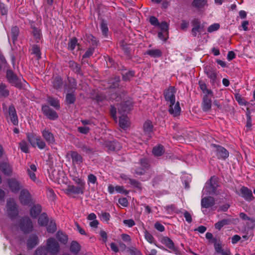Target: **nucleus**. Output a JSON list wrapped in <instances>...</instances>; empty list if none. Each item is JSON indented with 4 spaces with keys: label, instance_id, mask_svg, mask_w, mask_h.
I'll use <instances>...</instances> for the list:
<instances>
[{
    "label": "nucleus",
    "instance_id": "5fc2aeb1",
    "mask_svg": "<svg viewBox=\"0 0 255 255\" xmlns=\"http://www.w3.org/2000/svg\"><path fill=\"white\" fill-rule=\"evenodd\" d=\"M134 74L133 71H129L123 74V79L125 81L130 80L134 76Z\"/></svg>",
    "mask_w": 255,
    "mask_h": 255
},
{
    "label": "nucleus",
    "instance_id": "4c0bfd02",
    "mask_svg": "<svg viewBox=\"0 0 255 255\" xmlns=\"http://www.w3.org/2000/svg\"><path fill=\"white\" fill-rule=\"evenodd\" d=\"M48 222V218L46 213H43L38 218V224L41 226H45L47 225Z\"/></svg>",
    "mask_w": 255,
    "mask_h": 255
},
{
    "label": "nucleus",
    "instance_id": "69168bd1",
    "mask_svg": "<svg viewBox=\"0 0 255 255\" xmlns=\"http://www.w3.org/2000/svg\"><path fill=\"white\" fill-rule=\"evenodd\" d=\"M97 177L94 174H90L88 175V178H87V181H88V184L92 183L93 184H95V183H97Z\"/></svg>",
    "mask_w": 255,
    "mask_h": 255
},
{
    "label": "nucleus",
    "instance_id": "473e14b6",
    "mask_svg": "<svg viewBox=\"0 0 255 255\" xmlns=\"http://www.w3.org/2000/svg\"><path fill=\"white\" fill-rule=\"evenodd\" d=\"M31 28H32V34L36 42H38L41 38V32L40 29L37 28L32 23L31 24Z\"/></svg>",
    "mask_w": 255,
    "mask_h": 255
},
{
    "label": "nucleus",
    "instance_id": "2eb2a0df",
    "mask_svg": "<svg viewBox=\"0 0 255 255\" xmlns=\"http://www.w3.org/2000/svg\"><path fill=\"white\" fill-rule=\"evenodd\" d=\"M42 111L44 115L50 120H54L58 117L57 113L48 106H42Z\"/></svg>",
    "mask_w": 255,
    "mask_h": 255
},
{
    "label": "nucleus",
    "instance_id": "412c9836",
    "mask_svg": "<svg viewBox=\"0 0 255 255\" xmlns=\"http://www.w3.org/2000/svg\"><path fill=\"white\" fill-rule=\"evenodd\" d=\"M212 106L211 99L209 96L204 95L202 102V109L204 112H207L210 111Z\"/></svg>",
    "mask_w": 255,
    "mask_h": 255
},
{
    "label": "nucleus",
    "instance_id": "bb28decb",
    "mask_svg": "<svg viewBox=\"0 0 255 255\" xmlns=\"http://www.w3.org/2000/svg\"><path fill=\"white\" fill-rule=\"evenodd\" d=\"M0 169L4 174L7 176L11 175L12 167L9 163L6 162L1 163L0 165Z\"/></svg>",
    "mask_w": 255,
    "mask_h": 255
},
{
    "label": "nucleus",
    "instance_id": "13d9d810",
    "mask_svg": "<svg viewBox=\"0 0 255 255\" xmlns=\"http://www.w3.org/2000/svg\"><path fill=\"white\" fill-rule=\"evenodd\" d=\"M140 164L142 168L145 170L148 169L150 167V164L148 160L146 158H141L140 160Z\"/></svg>",
    "mask_w": 255,
    "mask_h": 255
},
{
    "label": "nucleus",
    "instance_id": "0e129e2a",
    "mask_svg": "<svg viewBox=\"0 0 255 255\" xmlns=\"http://www.w3.org/2000/svg\"><path fill=\"white\" fill-rule=\"evenodd\" d=\"M220 28V25L218 23H214L210 25L207 29L208 32L211 33L215 31H217Z\"/></svg>",
    "mask_w": 255,
    "mask_h": 255
},
{
    "label": "nucleus",
    "instance_id": "4d7b16f0",
    "mask_svg": "<svg viewBox=\"0 0 255 255\" xmlns=\"http://www.w3.org/2000/svg\"><path fill=\"white\" fill-rule=\"evenodd\" d=\"M78 41L76 38H73L68 43V49L70 50H73L77 45Z\"/></svg>",
    "mask_w": 255,
    "mask_h": 255
},
{
    "label": "nucleus",
    "instance_id": "7c9ffc66",
    "mask_svg": "<svg viewBox=\"0 0 255 255\" xmlns=\"http://www.w3.org/2000/svg\"><path fill=\"white\" fill-rule=\"evenodd\" d=\"M106 146L111 151H116L119 150L121 148L120 143L116 141H109L106 142Z\"/></svg>",
    "mask_w": 255,
    "mask_h": 255
},
{
    "label": "nucleus",
    "instance_id": "ddd939ff",
    "mask_svg": "<svg viewBox=\"0 0 255 255\" xmlns=\"http://www.w3.org/2000/svg\"><path fill=\"white\" fill-rule=\"evenodd\" d=\"M239 195L247 201H251L253 200L254 197L251 190L248 187L243 186L239 190Z\"/></svg>",
    "mask_w": 255,
    "mask_h": 255
},
{
    "label": "nucleus",
    "instance_id": "de8ad7c7",
    "mask_svg": "<svg viewBox=\"0 0 255 255\" xmlns=\"http://www.w3.org/2000/svg\"><path fill=\"white\" fill-rule=\"evenodd\" d=\"M209 182L210 187L211 188L212 191L214 192L218 186L217 178L215 176H213L211 177Z\"/></svg>",
    "mask_w": 255,
    "mask_h": 255
},
{
    "label": "nucleus",
    "instance_id": "c03bdc74",
    "mask_svg": "<svg viewBox=\"0 0 255 255\" xmlns=\"http://www.w3.org/2000/svg\"><path fill=\"white\" fill-rule=\"evenodd\" d=\"M144 236L145 240L150 244H153L155 245L156 240L153 236L147 230L144 232Z\"/></svg>",
    "mask_w": 255,
    "mask_h": 255
},
{
    "label": "nucleus",
    "instance_id": "774afa93",
    "mask_svg": "<svg viewBox=\"0 0 255 255\" xmlns=\"http://www.w3.org/2000/svg\"><path fill=\"white\" fill-rule=\"evenodd\" d=\"M115 190L120 193H123L125 195H127L128 193V192L124 189V187L123 186L117 185L115 187Z\"/></svg>",
    "mask_w": 255,
    "mask_h": 255
},
{
    "label": "nucleus",
    "instance_id": "aec40b11",
    "mask_svg": "<svg viewBox=\"0 0 255 255\" xmlns=\"http://www.w3.org/2000/svg\"><path fill=\"white\" fill-rule=\"evenodd\" d=\"M42 137L49 144H52L55 142L53 134L48 129H44L41 131Z\"/></svg>",
    "mask_w": 255,
    "mask_h": 255
},
{
    "label": "nucleus",
    "instance_id": "4468645a",
    "mask_svg": "<svg viewBox=\"0 0 255 255\" xmlns=\"http://www.w3.org/2000/svg\"><path fill=\"white\" fill-rule=\"evenodd\" d=\"M70 156L72 160V163L73 165H80L83 162L84 159L83 157L77 151H70L67 153V156Z\"/></svg>",
    "mask_w": 255,
    "mask_h": 255
},
{
    "label": "nucleus",
    "instance_id": "6e6552de",
    "mask_svg": "<svg viewBox=\"0 0 255 255\" xmlns=\"http://www.w3.org/2000/svg\"><path fill=\"white\" fill-rule=\"evenodd\" d=\"M6 78L8 82L12 86L20 87L21 86L20 80L16 74L11 70L6 71Z\"/></svg>",
    "mask_w": 255,
    "mask_h": 255
},
{
    "label": "nucleus",
    "instance_id": "4be33fe9",
    "mask_svg": "<svg viewBox=\"0 0 255 255\" xmlns=\"http://www.w3.org/2000/svg\"><path fill=\"white\" fill-rule=\"evenodd\" d=\"M143 129L144 134L147 135V139L151 137V133L153 132V125L150 121H146L143 124Z\"/></svg>",
    "mask_w": 255,
    "mask_h": 255
},
{
    "label": "nucleus",
    "instance_id": "8fccbe9b",
    "mask_svg": "<svg viewBox=\"0 0 255 255\" xmlns=\"http://www.w3.org/2000/svg\"><path fill=\"white\" fill-rule=\"evenodd\" d=\"M99 216L102 221L107 223L109 222L111 218L110 213L105 212H102L100 214H99Z\"/></svg>",
    "mask_w": 255,
    "mask_h": 255
},
{
    "label": "nucleus",
    "instance_id": "338daca9",
    "mask_svg": "<svg viewBox=\"0 0 255 255\" xmlns=\"http://www.w3.org/2000/svg\"><path fill=\"white\" fill-rule=\"evenodd\" d=\"M94 52V48L93 47H90L89 48L86 52L84 53V54L83 55V58H86L88 57H90L91 55H93Z\"/></svg>",
    "mask_w": 255,
    "mask_h": 255
},
{
    "label": "nucleus",
    "instance_id": "6ab92c4d",
    "mask_svg": "<svg viewBox=\"0 0 255 255\" xmlns=\"http://www.w3.org/2000/svg\"><path fill=\"white\" fill-rule=\"evenodd\" d=\"M192 5L198 11H203L205 7L208 6L207 0H193Z\"/></svg>",
    "mask_w": 255,
    "mask_h": 255
},
{
    "label": "nucleus",
    "instance_id": "a211bd4d",
    "mask_svg": "<svg viewBox=\"0 0 255 255\" xmlns=\"http://www.w3.org/2000/svg\"><path fill=\"white\" fill-rule=\"evenodd\" d=\"M239 216L243 220L248 221L246 225L249 228L253 229L255 228V218L249 217L244 212L240 213Z\"/></svg>",
    "mask_w": 255,
    "mask_h": 255
},
{
    "label": "nucleus",
    "instance_id": "09e8293b",
    "mask_svg": "<svg viewBox=\"0 0 255 255\" xmlns=\"http://www.w3.org/2000/svg\"><path fill=\"white\" fill-rule=\"evenodd\" d=\"M100 28L102 31V32L103 34L105 36L107 37L108 36V33L109 31V28L108 27V25L107 22L104 20H102L100 24Z\"/></svg>",
    "mask_w": 255,
    "mask_h": 255
},
{
    "label": "nucleus",
    "instance_id": "b1692460",
    "mask_svg": "<svg viewBox=\"0 0 255 255\" xmlns=\"http://www.w3.org/2000/svg\"><path fill=\"white\" fill-rule=\"evenodd\" d=\"M8 113L11 122L14 125L18 124V118L15 108L13 105H10L8 108Z\"/></svg>",
    "mask_w": 255,
    "mask_h": 255
},
{
    "label": "nucleus",
    "instance_id": "1a4fd4ad",
    "mask_svg": "<svg viewBox=\"0 0 255 255\" xmlns=\"http://www.w3.org/2000/svg\"><path fill=\"white\" fill-rule=\"evenodd\" d=\"M133 108V103L131 100H128L122 103L118 107V112L120 114L128 113Z\"/></svg>",
    "mask_w": 255,
    "mask_h": 255
},
{
    "label": "nucleus",
    "instance_id": "c85d7f7f",
    "mask_svg": "<svg viewBox=\"0 0 255 255\" xmlns=\"http://www.w3.org/2000/svg\"><path fill=\"white\" fill-rule=\"evenodd\" d=\"M36 166L34 164H31L30 165V168H28L27 170V172L29 178L34 182H37V178L34 173V172L36 171Z\"/></svg>",
    "mask_w": 255,
    "mask_h": 255
},
{
    "label": "nucleus",
    "instance_id": "2f4dec72",
    "mask_svg": "<svg viewBox=\"0 0 255 255\" xmlns=\"http://www.w3.org/2000/svg\"><path fill=\"white\" fill-rule=\"evenodd\" d=\"M199 86L200 90L204 94V95L210 96L211 97L213 96V91L207 88L206 84L203 81L199 82Z\"/></svg>",
    "mask_w": 255,
    "mask_h": 255
},
{
    "label": "nucleus",
    "instance_id": "ea45409f",
    "mask_svg": "<svg viewBox=\"0 0 255 255\" xmlns=\"http://www.w3.org/2000/svg\"><path fill=\"white\" fill-rule=\"evenodd\" d=\"M48 102L49 104L56 110H59L60 108V104L59 101L54 98L49 97L48 98Z\"/></svg>",
    "mask_w": 255,
    "mask_h": 255
},
{
    "label": "nucleus",
    "instance_id": "a18cd8bd",
    "mask_svg": "<svg viewBox=\"0 0 255 255\" xmlns=\"http://www.w3.org/2000/svg\"><path fill=\"white\" fill-rule=\"evenodd\" d=\"M161 31L165 33L166 35H168L169 30V24L165 21H162L161 23H159V25H157Z\"/></svg>",
    "mask_w": 255,
    "mask_h": 255
},
{
    "label": "nucleus",
    "instance_id": "9b49d317",
    "mask_svg": "<svg viewBox=\"0 0 255 255\" xmlns=\"http://www.w3.org/2000/svg\"><path fill=\"white\" fill-rule=\"evenodd\" d=\"M7 184L11 192L17 193L22 188V185L18 180L14 178L7 180Z\"/></svg>",
    "mask_w": 255,
    "mask_h": 255
},
{
    "label": "nucleus",
    "instance_id": "e2e57ef3",
    "mask_svg": "<svg viewBox=\"0 0 255 255\" xmlns=\"http://www.w3.org/2000/svg\"><path fill=\"white\" fill-rule=\"evenodd\" d=\"M58 174V171H56L55 170H53L50 175L51 180L55 182H58L59 179Z\"/></svg>",
    "mask_w": 255,
    "mask_h": 255
},
{
    "label": "nucleus",
    "instance_id": "a878e982",
    "mask_svg": "<svg viewBox=\"0 0 255 255\" xmlns=\"http://www.w3.org/2000/svg\"><path fill=\"white\" fill-rule=\"evenodd\" d=\"M121 116L119 117V126L124 129H126L129 126V122L127 116L121 114Z\"/></svg>",
    "mask_w": 255,
    "mask_h": 255
},
{
    "label": "nucleus",
    "instance_id": "0eeeda50",
    "mask_svg": "<svg viewBox=\"0 0 255 255\" xmlns=\"http://www.w3.org/2000/svg\"><path fill=\"white\" fill-rule=\"evenodd\" d=\"M204 72L210 79L211 84L213 85L217 81V72L216 69L211 66H207L204 68Z\"/></svg>",
    "mask_w": 255,
    "mask_h": 255
},
{
    "label": "nucleus",
    "instance_id": "f03ea898",
    "mask_svg": "<svg viewBox=\"0 0 255 255\" xmlns=\"http://www.w3.org/2000/svg\"><path fill=\"white\" fill-rule=\"evenodd\" d=\"M27 137L28 141L33 147H35L37 146L39 149H43L46 146L45 142L39 135L32 133H28Z\"/></svg>",
    "mask_w": 255,
    "mask_h": 255
},
{
    "label": "nucleus",
    "instance_id": "f3484780",
    "mask_svg": "<svg viewBox=\"0 0 255 255\" xmlns=\"http://www.w3.org/2000/svg\"><path fill=\"white\" fill-rule=\"evenodd\" d=\"M215 204V201L213 197L211 196L205 197L201 199V205L202 208H208Z\"/></svg>",
    "mask_w": 255,
    "mask_h": 255
},
{
    "label": "nucleus",
    "instance_id": "052dcab7",
    "mask_svg": "<svg viewBox=\"0 0 255 255\" xmlns=\"http://www.w3.org/2000/svg\"><path fill=\"white\" fill-rule=\"evenodd\" d=\"M130 184L134 188L141 190V183L137 180L133 179H129Z\"/></svg>",
    "mask_w": 255,
    "mask_h": 255
},
{
    "label": "nucleus",
    "instance_id": "49530a36",
    "mask_svg": "<svg viewBox=\"0 0 255 255\" xmlns=\"http://www.w3.org/2000/svg\"><path fill=\"white\" fill-rule=\"evenodd\" d=\"M9 95V91L6 88L5 84L1 83L0 84V96L3 97H6Z\"/></svg>",
    "mask_w": 255,
    "mask_h": 255
},
{
    "label": "nucleus",
    "instance_id": "3c124183",
    "mask_svg": "<svg viewBox=\"0 0 255 255\" xmlns=\"http://www.w3.org/2000/svg\"><path fill=\"white\" fill-rule=\"evenodd\" d=\"M56 230V225L53 220H50L48 224L47 231L49 233H53Z\"/></svg>",
    "mask_w": 255,
    "mask_h": 255
},
{
    "label": "nucleus",
    "instance_id": "f8f14e48",
    "mask_svg": "<svg viewBox=\"0 0 255 255\" xmlns=\"http://www.w3.org/2000/svg\"><path fill=\"white\" fill-rule=\"evenodd\" d=\"M175 89L174 87H170L164 93V98L167 102L169 104H175Z\"/></svg>",
    "mask_w": 255,
    "mask_h": 255
},
{
    "label": "nucleus",
    "instance_id": "5701e85b",
    "mask_svg": "<svg viewBox=\"0 0 255 255\" xmlns=\"http://www.w3.org/2000/svg\"><path fill=\"white\" fill-rule=\"evenodd\" d=\"M168 111L169 113L174 117L179 116L181 112L179 103L177 102L176 104H173L170 103Z\"/></svg>",
    "mask_w": 255,
    "mask_h": 255
},
{
    "label": "nucleus",
    "instance_id": "20e7f679",
    "mask_svg": "<svg viewBox=\"0 0 255 255\" xmlns=\"http://www.w3.org/2000/svg\"><path fill=\"white\" fill-rule=\"evenodd\" d=\"M46 246L47 252L48 251L50 254L56 255L58 253L60 246L55 239L53 238H49L47 241Z\"/></svg>",
    "mask_w": 255,
    "mask_h": 255
},
{
    "label": "nucleus",
    "instance_id": "393cba45",
    "mask_svg": "<svg viewBox=\"0 0 255 255\" xmlns=\"http://www.w3.org/2000/svg\"><path fill=\"white\" fill-rule=\"evenodd\" d=\"M161 242L167 248L173 251H176V248L173 242L168 237H163L161 238Z\"/></svg>",
    "mask_w": 255,
    "mask_h": 255
},
{
    "label": "nucleus",
    "instance_id": "6e6d98bb",
    "mask_svg": "<svg viewBox=\"0 0 255 255\" xmlns=\"http://www.w3.org/2000/svg\"><path fill=\"white\" fill-rule=\"evenodd\" d=\"M19 32V30L17 26H15L11 28V35L13 40H15L17 39Z\"/></svg>",
    "mask_w": 255,
    "mask_h": 255
},
{
    "label": "nucleus",
    "instance_id": "9d476101",
    "mask_svg": "<svg viewBox=\"0 0 255 255\" xmlns=\"http://www.w3.org/2000/svg\"><path fill=\"white\" fill-rule=\"evenodd\" d=\"M19 199L21 204L24 206L28 205L32 201L31 196L27 189L21 190Z\"/></svg>",
    "mask_w": 255,
    "mask_h": 255
},
{
    "label": "nucleus",
    "instance_id": "423d86ee",
    "mask_svg": "<svg viewBox=\"0 0 255 255\" xmlns=\"http://www.w3.org/2000/svg\"><path fill=\"white\" fill-rule=\"evenodd\" d=\"M212 146L215 148L214 152L219 159L225 160L229 157V152L224 147L216 144H213Z\"/></svg>",
    "mask_w": 255,
    "mask_h": 255
},
{
    "label": "nucleus",
    "instance_id": "cd10ccee",
    "mask_svg": "<svg viewBox=\"0 0 255 255\" xmlns=\"http://www.w3.org/2000/svg\"><path fill=\"white\" fill-rule=\"evenodd\" d=\"M38 244V239L36 235L30 236L27 242V246L29 249H31Z\"/></svg>",
    "mask_w": 255,
    "mask_h": 255
},
{
    "label": "nucleus",
    "instance_id": "c9c22d12",
    "mask_svg": "<svg viewBox=\"0 0 255 255\" xmlns=\"http://www.w3.org/2000/svg\"><path fill=\"white\" fill-rule=\"evenodd\" d=\"M41 207L37 204L33 206L30 209V214L33 217H37L41 211Z\"/></svg>",
    "mask_w": 255,
    "mask_h": 255
},
{
    "label": "nucleus",
    "instance_id": "dca6fc26",
    "mask_svg": "<svg viewBox=\"0 0 255 255\" xmlns=\"http://www.w3.org/2000/svg\"><path fill=\"white\" fill-rule=\"evenodd\" d=\"M84 188L82 186H75L73 185H68L67 188L65 190V192L67 195H70L71 194H83L84 193Z\"/></svg>",
    "mask_w": 255,
    "mask_h": 255
},
{
    "label": "nucleus",
    "instance_id": "603ef678",
    "mask_svg": "<svg viewBox=\"0 0 255 255\" xmlns=\"http://www.w3.org/2000/svg\"><path fill=\"white\" fill-rule=\"evenodd\" d=\"M38 59L41 58V52L39 47L37 45H33L32 48V53Z\"/></svg>",
    "mask_w": 255,
    "mask_h": 255
},
{
    "label": "nucleus",
    "instance_id": "58836bf2",
    "mask_svg": "<svg viewBox=\"0 0 255 255\" xmlns=\"http://www.w3.org/2000/svg\"><path fill=\"white\" fill-rule=\"evenodd\" d=\"M69 66L75 73L79 74H81V67L78 63L73 61H70L69 62Z\"/></svg>",
    "mask_w": 255,
    "mask_h": 255
},
{
    "label": "nucleus",
    "instance_id": "37998d69",
    "mask_svg": "<svg viewBox=\"0 0 255 255\" xmlns=\"http://www.w3.org/2000/svg\"><path fill=\"white\" fill-rule=\"evenodd\" d=\"M230 222L229 219H223L216 223L215 224V227L216 229L220 230L224 226L229 225Z\"/></svg>",
    "mask_w": 255,
    "mask_h": 255
},
{
    "label": "nucleus",
    "instance_id": "f704fd0d",
    "mask_svg": "<svg viewBox=\"0 0 255 255\" xmlns=\"http://www.w3.org/2000/svg\"><path fill=\"white\" fill-rule=\"evenodd\" d=\"M145 54H147L151 57L157 58L162 56V51L159 49H150L146 51Z\"/></svg>",
    "mask_w": 255,
    "mask_h": 255
},
{
    "label": "nucleus",
    "instance_id": "864d4df0",
    "mask_svg": "<svg viewBox=\"0 0 255 255\" xmlns=\"http://www.w3.org/2000/svg\"><path fill=\"white\" fill-rule=\"evenodd\" d=\"M76 101L75 96L72 94H67L66 96V102L67 104H72L75 103Z\"/></svg>",
    "mask_w": 255,
    "mask_h": 255
},
{
    "label": "nucleus",
    "instance_id": "bf43d9fd",
    "mask_svg": "<svg viewBox=\"0 0 255 255\" xmlns=\"http://www.w3.org/2000/svg\"><path fill=\"white\" fill-rule=\"evenodd\" d=\"M47 250L45 247H40L35 251L34 255H47Z\"/></svg>",
    "mask_w": 255,
    "mask_h": 255
},
{
    "label": "nucleus",
    "instance_id": "72a5a7b5",
    "mask_svg": "<svg viewBox=\"0 0 255 255\" xmlns=\"http://www.w3.org/2000/svg\"><path fill=\"white\" fill-rule=\"evenodd\" d=\"M214 248L217 254H221L222 255H224L225 254L231 255V254L229 249H226L224 251L223 249L221 244L215 243L214 244Z\"/></svg>",
    "mask_w": 255,
    "mask_h": 255
},
{
    "label": "nucleus",
    "instance_id": "c756f323",
    "mask_svg": "<svg viewBox=\"0 0 255 255\" xmlns=\"http://www.w3.org/2000/svg\"><path fill=\"white\" fill-rule=\"evenodd\" d=\"M52 84L53 88L56 90L60 89L62 87L63 82L62 78L57 76L53 78Z\"/></svg>",
    "mask_w": 255,
    "mask_h": 255
},
{
    "label": "nucleus",
    "instance_id": "f257e3e1",
    "mask_svg": "<svg viewBox=\"0 0 255 255\" xmlns=\"http://www.w3.org/2000/svg\"><path fill=\"white\" fill-rule=\"evenodd\" d=\"M18 226L20 231L24 234H28L33 230L32 221L28 217H23L18 221Z\"/></svg>",
    "mask_w": 255,
    "mask_h": 255
},
{
    "label": "nucleus",
    "instance_id": "7ed1b4c3",
    "mask_svg": "<svg viewBox=\"0 0 255 255\" xmlns=\"http://www.w3.org/2000/svg\"><path fill=\"white\" fill-rule=\"evenodd\" d=\"M6 211L11 219L15 218L18 214L17 205L13 198H9L6 202Z\"/></svg>",
    "mask_w": 255,
    "mask_h": 255
},
{
    "label": "nucleus",
    "instance_id": "680f3d73",
    "mask_svg": "<svg viewBox=\"0 0 255 255\" xmlns=\"http://www.w3.org/2000/svg\"><path fill=\"white\" fill-rule=\"evenodd\" d=\"M19 145L20 148L22 151H23L25 153L28 152L29 150H28V145L25 141H24V140L21 141L19 142Z\"/></svg>",
    "mask_w": 255,
    "mask_h": 255
},
{
    "label": "nucleus",
    "instance_id": "a19ab883",
    "mask_svg": "<svg viewBox=\"0 0 255 255\" xmlns=\"http://www.w3.org/2000/svg\"><path fill=\"white\" fill-rule=\"evenodd\" d=\"M57 240L63 244H66L68 241L67 236L61 231H58L56 235Z\"/></svg>",
    "mask_w": 255,
    "mask_h": 255
},
{
    "label": "nucleus",
    "instance_id": "39448f33",
    "mask_svg": "<svg viewBox=\"0 0 255 255\" xmlns=\"http://www.w3.org/2000/svg\"><path fill=\"white\" fill-rule=\"evenodd\" d=\"M193 26L191 29V34L194 37H196L198 34H200L201 32L204 30V25L201 24L199 18H194L191 21Z\"/></svg>",
    "mask_w": 255,
    "mask_h": 255
},
{
    "label": "nucleus",
    "instance_id": "e433bc0d",
    "mask_svg": "<svg viewBox=\"0 0 255 255\" xmlns=\"http://www.w3.org/2000/svg\"><path fill=\"white\" fill-rule=\"evenodd\" d=\"M164 152V149L163 145L159 144L153 147L152 149L153 154L156 156L162 155Z\"/></svg>",
    "mask_w": 255,
    "mask_h": 255
},
{
    "label": "nucleus",
    "instance_id": "79ce46f5",
    "mask_svg": "<svg viewBox=\"0 0 255 255\" xmlns=\"http://www.w3.org/2000/svg\"><path fill=\"white\" fill-rule=\"evenodd\" d=\"M81 246L76 241H72L70 247V251L74 254H77L80 250Z\"/></svg>",
    "mask_w": 255,
    "mask_h": 255
}]
</instances>
